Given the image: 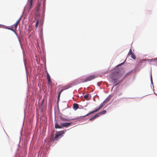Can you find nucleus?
I'll return each instance as SVG.
<instances>
[{"label": "nucleus", "mask_w": 157, "mask_h": 157, "mask_svg": "<svg viewBox=\"0 0 157 157\" xmlns=\"http://www.w3.org/2000/svg\"><path fill=\"white\" fill-rule=\"evenodd\" d=\"M155 61L157 62V58L155 59Z\"/></svg>", "instance_id": "24"}, {"label": "nucleus", "mask_w": 157, "mask_h": 157, "mask_svg": "<svg viewBox=\"0 0 157 157\" xmlns=\"http://www.w3.org/2000/svg\"><path fill=\"white\" fill-rule=\"evenodd\" d=\"M72 124V123L71 122L63 123L62 122H61L60 123V124L61 126L65 127H67Z\"/></svg>", "instance_id": "7"}, {"label": "nucleus", "mask_w": 157, "mask_h": 157, "mask_svg": "<svg viewBox=\"0 0 157 157\" xmlns=\"http://www.w3.org/2000/svg\"><path fill=\"white\" fill-rule=\"evenodd\" d=\"M32 6H30H30H29V10H30L32 8Z\"/></svg>", "instance_id": "23"}, {"label": "nucleus", "mask_w": 157, "mask_h": 157, "mask_svg": "<svg viewBox=\"0 0 157 157\" xmlns=\"http://www.w3.org/2000/svg\"><path fill=\"white\" fill-rule=\"evenodd\" d=\"M55 128H61L62 127L59 125L57 123H56L55 124Z\"/></svg>", "instance_id": "12"}, {"label": "nucleus", "mask_w": 157, "mask_h": 157, "mask_svg": "<svg viewBox=\"0 0 157 157\" xmlns=\"http://www.w3.org/2000/svg\"><path fill=\"white\" fill-rule=\"evenodd\" d=\"M7 29H9V30H11L12 31H13L14 32H15L14 30L13 29H12L11 28H7Z\"/></svg>", "instance_id": "19"}, {"label": "nucleus", "mask_w": 157, "mask_h": 157, "mask_svg": "<svg viewBox=\"0 0 157 157\" xmlns=\"http://www.w3.org/2000/svg\"><path fill=\"white\" fill-rule=\"evenodd\" d=\"M40 6V4H39V5H38V6H37V7L36 11H38Z\"/></svg>", "instance_id": "18"}, {"label": "nucleus", "mask_w": 157, "mask_h": 157, "mask_svg": "<svg viewBox=\"0 0 157 157\" xmlns=\"http://www.w3.org/2000/svg\"><path fill=\"white\" fill-rule=\"evenodd\" d=\"M33 4V0H30V6H32Z\"/></svg>", "instance_id": "21"}, {"label": "nucleus", "mask_w": 157, "mask_h": 157, "mask_svg": "<svg viewBox=\"0 0 157 157\" xmlns=\"http://www.w3.org/2000/svg\"><path fill=\"white\" fill-rule=\"evenodd\" d=\"M70 87H71V85L70 84H67L66 85H65L63 87V89L61 90L59 92V93L58 96V99L60 97V95L61 94V93L64 90L67 89Z\"/></svg>", "instance_id": "5"}, {"label": "nucleus", "mask_w": 157, "mask_h": 157, "mask_svg": "<svg viewBox=\"0 0 157 157\" xmlns=\"http://www.w3.org/2000/svg\"><path fill=\"white\" fill-rule=\"evenodd\" d=\"M128 55H131V57L133 59H135L136 58V56L134 54V53L132 52V50L130 49L129 52H128Z\"/></svg>", "instance_id": "8"}, {"label": "nucleus", "mask_w": 157, "mask_h": 157, "mask_svg": "<svg viewBox=\"0 0 157 157\" xmlns=\"http://www.w3.org/2000/svg\"><path fill=\"white\" fill-rule=\"evenodd\" d=\"M20 19H19L17 21V22L15 23H16V24H17V25H18V24H19V23L20 22Z\"/></svg>", "instance_id": "20"}, {"label": "nucleus", "mask_w": 157, "mask_h": 157, "mask_svg": "<svg viewBox=\"0 0 157 157\" xmlns=\"http://www.w3.org/2000/svg\"><path fill=\"white\" fill-rule=\"evenodd\" d=\"M17 25H17V24H16V23H15L13 25V27H14L15 29H16L17 28Z\"/></svg>", "instance_id": "17"}, {"label": "nucleus", "mask_w": 157, "mask_h": 157, "mask_svg": "<svg viewBox=\"0 0 157 157\" xmlns=\"http://www.w3.org/2000/svg\"><path fill=\"white\" fill-rule=\"evenodd\" d=\"M47 80H48V84L50 85H51V78L50 77L48 73V72L47 71Z\"/></svg>", "instance_id": "9"}, {"label": "nucleus", "mask_w": 157, "mask_h": 157, "mask_svg": "<svg viewBox=\"0 0 157 157\" xmlns=\"http://www.w3.org/2000/svg\"><path fill=\"white\" fill-rule=\"evenodd\" d=\"M101 113H97V114H96L94 116V117L95 118H96L97 117H99V116H100V115H101Z\"/></svg>", "instance_id": "14"}, {"label": "nucleus", "mask_w": 157, "mask_h": 157, "mask_svg": "<svg viewBox=\"0 0 157 157\" xmlns=\"http://www.w3.org/2000/svg\"><path fill=\"white\" fill-rule=\"evenodd\" d=\"M95 78V76L94 75H92L88 77L84 81L82 82H86L90 81Z\"/></svg>", "instance_id": "6"}, {"label": "nucleus", "mask_w": 157, "mask_h": 157, "mask_svg": "<svg viewBox=\"0 0 157 157\" xmlns=\"http://www.w3.org/2000/svg\"><path fill=\"white\" fill-rule=\"evenodd\" d=\"M95 118L94 117H93L92 118H91L89 120V121H91V120H94V119Z\"/></svg>", "instance_id": "22"}, {"label": "nucleus", "mask_w": 157, "mask_h": 157, "mask_svg": "<svg viewBox=\"0 0 157 157\" xmlns=\"http://www.w3.org/2000/svg\"><path fill=\"white\" fill-rule=\"evenodd\" d=\"M90 94H86V95L84 96V98L87 100H89L90 99L89 97Z\"/></svg>", "instance_id": "11"}, {"label": "nucleus", "mask_w": 157, "mask_h": 157, "mask_svg": "<svg viewBox=\"0 0 157 157\" xmlns=\"http://www.w3.org/2000/svg\"><path fill=\"white\" fill-rule=\"evenodd\" d=\"M79 107V106L78 105L77 103H74L73 105V108L76 110L78 109Z\"/></svg>", "instance_id": "10"}, {"label": "nucleus", "mask_w": 157, "mask_h": 157, "mask_svg": "<svg viewBox=\"0 0 157 157\" xmlns=\"http://www.w3.org/2000/svg\"><path fill=\"white\" fill-rule=\"evenodd\" d=\"M64 131L57 132L55 137H53V136H52L51 138V140L53 142L58 140L59 138H60L61 137L62 134H64Z\"/></svg>", "instance_id": "2"}, {"label": "nucleus", "mask_w": 157, "mask_h": 157, "mask_svg": "<svg viewBox=\"0 0 157 157\" xmlns=\"http://www.w3.org/2000/svg\"><path fill=\"white\" fill-rule=\"evenodd\" d=\"M110 76L112 82L115 86H116L120 82L119 79L122 76V75L121 73L120 70H117L113 72L110 75Z\"/></svg>", "instance_id": "1"}, {"label": "nucleus", "mask_w": 157, "mask_h": 157, "mask_svg": "<svg viewBox=\"0 0 157 157\" xmlns=\"http://www.w3.org/2000/svg\"><path fill=\"white\" fill-rule=\"evenodd\" d=\"M59 117L60 118V122L62 121H71L73 120H74V119H67L66 118H65L62 115L60 116Z\"/></svg>", "instance_id": "4"}, {"label": "nucleus", "mask_w": 157, "mask_h": 157, "mask_svg": "<svg viewBox=\"0 0 157 157\" xmlns=\"http://www.w3.org/2000/svg\"><path fill=\"white\" fill-rule=\"evenodd\" d=\"M38 24H39V21L38 20L36 21V23L35 27H36V29H37V27L38 25Z\"/></svg>", "instance_id": "15"}, {"label": "nucleus", "mask_w": 157, "mask_h": 157, "mask_svg": "<svg viewBox=\"0 0 157 157\" xmlns=\"http://www.w3.org/2000/svg\"><path fill=\"white\" fill-rule=\"evenodd\" d=\"M106 113V111L105 110H103L101 112H100L101 115L104 114Z\"/></svg>", "instance_id": "16"}, {"label": "nucleus", "mask_w": 157, "mask_h": 157, "mask_svg": "<svg viewBox=\"0 0 157 157\" xmlns=\"http://www.w3.org/2000/svg\"><path fill=\"white\" fill-rule=\"evenodd\" d=\"M104 102H103L102 103H101L99 105V107H98V108L95 109V110L93 111L90 112L89 113L87 114L86 115L84 116V117L88 116L93 113H94L98 111L99 110H100L101 108L103 107V103Z\"/></svg>", "instance_id": "3"}, {"label": "nucleus", "mask_w": 157, "mask_h": 157, "mask_svg": "<svg viewBox=\"0 0 157 157\" xmlns=\"http://www.w3.org/2000/svg\"><path fill=\"white\" fill-rule=\"evenodd\" d=\"M110 96H109L108 97H107V98L104 100V101H103V102H107L108 101H109L110 100Z\"/></svg>", "instance_id": "13"}]
</instances>
